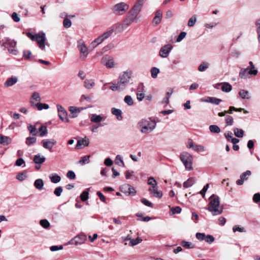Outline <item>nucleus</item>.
<instances>
[{
    "instance_id": "obj_58",
    "label": "nucleus",
    "mask_w": 260,
    "mask_h": 260,
    "mask_svg": "<svg viewBox=\"0 0 260 260\" xmlns=\"http://www.w3.org/2000/svg\"><path fill=\"white\" fill-rule=\"evenodd\" d=\"M134 21H133L132 19L129 18L127 16L123 21V25L124 26L127 27L129 26Z\"/></svg>"
},
{
    "instance_id": "obj_26",
    "label": "nucleus",
    "mask_w": 260,
    "mask_h": 260,
    "mask_svg": "<svg viewBox=\"0 0 260 260\" xmlns=\"http://www.w3.org/2000/svg\"><path fill=\"white\" fill-rule=\"evenodd\" d=\"M58 115L61 121L66 122H68L69 121L68 117V113L66 110L58 113Z\"/></svg>"
},
{
    "instance_id": "obj_7",
    "label": "nucleus",
    "mask_w": 260,
    "mask_h": 260,
    "mask_svg": "<svg viewBox=\"0 0 260 260\" xmlns=\"http://www.w3.org/2000/svg\"><path fill=\"white\" fill-rule=\"evenodd\" d=\"M101 63L108 69L113 68L116 65L114 58L107 55H105L102 57Z\"/></svg>"
},
{
    "instance_id": "obj_56",
    "label": "nucleus",
    "mask_w": 260,
    "mask_h": 260,
    "mask_svg": "<svg viewBox=\"0 0 260 260\" xmlns=\"http://www.w3.org/2000/svg\"><path fill=\"white\" fill-rule=\"evenodd\" d=\"M204 240L206 242H207V243H208L209 244H211V243H213L214 241L215 238L212 235H207V236L205 235V239H204Z\"/></svg>"
},
{
    "instance_id": "obj_43",
    "label": "nucleus",
    "mask_w": 260,
    "mask_h": 260,
    "mask_svg": "<svg viewBox=\"0 0 260 260\" xmlns=\"http://www.w3.org/2000/svg\"><path fill=\"white\" fill-rule=\"evenodd\" d=\"M4 44L9 46L11 48H14L16 45V42L14 40L7 39Z\"/></svg>"
},
{
    "instance_id": "obj_18",
    "label": "nucleus",
    "mask_w": 260,
    "mask_h": 260,
    "mask_svg": "<svg viewBox=\"0 0 260 260\" xmlns=\"http://www.w3.org/2000/svg\"><path fill=\"white\" fill-rule=\"evenodd\" d=\"M162 18V12L160 10H157L155 13V16L153 20V22L155 24L157 25L159 24Z\"/></svg>"
},
{
    "instance_id": "obj_16",
    "label": "nucleus",
    "mask_w": 260,
    "mask_h": 260,
    "mask_svg": "<svg viewBox=\"0 0 260 260\" xmlns=\"http://www.w3.org/2000/svg\"><path fill=\"white\" fill-rule=\"evenodd\" d=\"M18 81V78L16 77L12 76L9 78L4 83L6 87H10L14 85Z\"/></svg>"
},
{
    "instance_id": "obj_31",
    "label": "nucleus",
    "mask_w": 260,
    "mask_h": 260,
    "mask_svg": "<svg viewBox=\"0 0 260 260\" xmlns=\"http://www.w3.org/2000/svg\"><path fill=\"white\" fill-rule=\"evenodd\" d=\"M94 85V82L92 79H86L84 81V86L87 89L91 88Z\"/></svg>"
},
{
    "instance_id": "obj_27",
    "label": "nucleus",
    "mask_w": 260,
    "mask_h": 260,
    "mask_svg": "<svg viewBox=\"0 0 260 260\" xmlns=\"http://www.w3.org/2000/svg\"><path fill=\"white\" fill-rule=\"evenodd\" d=\"M239 94L242 99L249 100L250 98L249 92L247 90H241L239 92Z\"/></svg>"
},
{
    "instance_id": "obj_12",
    "label": "nucleus",
    "mask_w": 260,
    "mask_h": 260,
    "mask_svg": "<svg viewBox=\"0 0 260 260\" xmlns=\"http://www.w3.org/2000/svg\"><path fill=\"white\" fill-rule=\"evenodd\" d=\"M172 48L173 46L171 44L164 45L160 49L159 52V56L162 58L168 57Z\"/></svg>"
},
{
    "instance_id": "obj_54",
    "label": "nucleus",
    "mask_w": 260,
    "mask_h": 260,
    "mask_svg": "<svg viewBox=\"0 0 260 260\" xmlns=\"http://www.w3.org/2000/svg\"><path fill=\"white\" fill-rule=\"evenodd\" d=\"M225 120L227 125L231 126L233 124L234 119L231 116L227 115L225 117Z\"/></svg>"
},
{
    "instance_id": "obj_29",
    "label": "nucleus",
    "mask_w": 260,
    "mask_h": 260,
    "mask_svg": "<svg viewBox=\"0 0 260 260\" xmlns=\"http://www.w3.org/2000/svg\"><path fill=\"white\" fill-rule=\"evenodd\" d=\"M49 178L53 183H57L61 180L60 177L57 174H52L51 176H49Z\"/></svg>"
},
{
    "instance_id": "obj_24",
    "label": "nucleus",
    "mask_w": 260,
    "mask_h": 260,
    "mask_svg": "<svg viewBox=\"0 0 260 260\" xmlns=\"http://www.w3.org/2000/svg\"><path fill=\"white\" fill-rule=\"evenodd\" d=\"M196 179L194 178H189L186 181L183 183V187L184 188H188L192 186L195 183Z\"/></svg>"
},
{
    "instance_id": "obj_50",
    "label": "nucleus",
    "mask_w": 260,
    "mask_h": 260,
    "mask_svg": "<svg viewBox=\"0 0 260 260\" xmlns=\"http://www.w3.org/2000/svg\"><path fill=\"white\" fill-rule=\"evenodd\" d=\"M15 165L18 167L22 166V167H24L25 166V162L22 158H19L16 160Z\"/></svg>"
},
{
    "instance_id": "obj_2",
    "label": "nucleus",
    "mask_w": 260,
    "mask_h": 260,
    "mask_svg": "<svg viewBox=\"0 0 260 260\" xmlns=\"http://www.w3.org/2000/svg\"><path fill=\"white\" fill-rule=\"evenodd\" d=\"M249 67L246 68H242L239 72V77L242 79H247L249 75L256 76L258 73L257 70L255 69V66L252 61L249 62Z\"/></svg>"
},
{
    "instance_id": "obj_33",
    "label": "nucleus",
    "mask_w": 260,
    "mask_h": 260,
    "mask_svg": "<svg viewBox=\"0 0 260 260\" xmlns=\"http://www.w3.org/2000/svg\"><path fill=\"white\" fill-rule=\"evenodd\" d=\"M40 132L39 136L41 137L45 136L48 132L47 127L46 126H41L39 128Z\"/></svg>"
},
{
    "instance_id": "obj_63",
    "label": "nucleus",
    "mask_w": 260,
    "mask_h": 260,
    "mask_svg": "<svg viewBox=\"0 0 260 260\" xmlns=\"http://www.w3.org/2000/svg\"><path fill=\"white\" fill-rule=\"evenodd\" d=\"M32 56L30 50H24L23 52V57L25 59H29Z\"/></svg>"
},
{
    "instance_id": "obj_28",
    "label": "nucleus",
    "mask_w": 260,
    "mask_h": 260,
    "mask_svg": "<svg viewBox=\"0 0 260 260\" xmlns=\"http://www.w3.org/2000/svg\"><path fill=\"white\" fill-rule=\"evenodd\" d=\"M34 186L37 189L39 190H42L44 186V182L43 180L41 179H37L34 182Z\"/></svg>"
},
{
    "instance_id": "obj_9",
    "label": "nucleus",
    "mask_w": 260,
    "mask_h": 260,
    "mask_svg": "<svg viewBox=\"0 0 260 260\" xmlns=\"http://www.w3.org/2000/svg\"><path fill=\"white\" fill-rule=\"evenodd\" d=\"M46 35L43 32L37 34L36 41L37 42L39 47L42 50H45Z\"/></svg>"
},
{
    "instance_id": "obj_35",
    "label": "nucleus",
    "mask_w": 260,
    "mask_h": 260,
    "mask_svg": "<svg viewBox=\"0 0 260 260\" xmlns=\"http://www.w3.org/2000/svg\"><path fill=\"white\" fill-rule=\"evenodd\" d=\"M150 72L152 77L155 79L157 78L158 74L159 73V69L156 67H153L151 68Z\"/></svg>"
},
{
    "instance_id": "obj_57",
    "label": "nucleus",
    "mask_w": 260,
    "mask_h": 260,
    "mask_svg": "<svg viewBox=\"0 0 260 260\" xmlns=\"http://www.w3.org/2000/svg\"><path fill=\"white\" fill-rule=\"evenodd\" d=\"M113 32V29H111L109 31H107L104 32L103 34L101 35L102 37L104 39V40H106L108 38Z\"/></svg>"
},
{
    "instance_id": "obj_13",
    "label": "nucleus",
    "mask_w": 260,
    "mask_h": 260,
    "mask_svg": "<svg viewBox=\"0 0 260 260\" xmlns=\"http://www.w3.org/2000/svg\"><path fill=\"white\" fill-rule=\"evenodd\" d=\"M251 175V172L249 170L243 173L240 176V179L237 180L236 184L238 185H242L243 184L245 181H246L249 176Z\"/></svg>"
},
{
    "instance_id": "obj_37",
    "label": "nucleus",
    "mask_w": 260,
    "mask_h": 260,
    "mask_svg": "<svg viewBox=\"0 0 260 260\" xmlns=\"http://www.w3.org/2000/svg\"><path fill=\"white\" fill-rule=\"evenodd\" d=\"M181 245L183 247L188 249H192L194 248V246L193 244H192L190 242H187L185 241H182L181 242Z\"/></svg>"
},
{
    "instance_id": "obj_59",
    "label": "nucleus",
    "mask_w": 260,
    "mask_h": 260,
    "mask_svg": "<svg viewBox=\"0 0 260 260\" xmlns=\"http://www.w3.org/2000/svg\"><path fill=\"white\" fill-rule=\"evenodd\" d=\"M62 191H63V189H62V187H61V186L57 187L54 191V194L55 196H56L57 197H59L61 195Z\"/></svg>"
},
{
    "instance_id": "obj_41",
    "label": "nucleus",
    "mask_w": 260,
    "mask_h": 260,
    "mask_svg": "<svg viewBox=\"0 0 260 260\" xmlns=\"http://www.w3.org/2000/svg\"><path fill=\"white\" fill-rule=\"evenodd\" d=\"M209 129L212 133H219L220 132V129L218 126L216 125H211L209 126Z\"/></svg>"
},
{
    "instance_id": "obj_52",
    "label": "nucleus",
    "mask_w": 260,
    "mask_h": 260,
    "mask_svg": "<svg viewBox=\"0 0 260 260\" xmlns=\"http://www.w3.org/2000/svg\"><path fill=\"white\" fill-rule=\"evenodd\" d=\"M115 164H116L117 165H118L120 166L123 167L124 165V162L122 160L121 157L119 155H118L116 156L115 159Z\"/></svg>"
},
{
    "instance_id": "obj_44",
    "label": "nucleus",
    "mask_w": 260,
    "mask_h": 260,
    "mask_svg": "<svg viewBox=\"0 0 260 260\" xmlns=\"http://www.w3.org/2000/svg\"><path fill=\"white\" fill-rule=\"evenodd\" d=\"M40 225L45 229H49L50 223L47 219H42L40 221Z\"/></svg>"
},
{
    "instance_id": "obj_25",
    "label": "nucleus",
    "mask_w": 260,
    "mask_h": 260,
    "mask_svg": "<svg viewBox=\"0 0 260 260\" xmlns=\"http://www.w3.org/2000/svg\"><path fill=\"white\" fill-rule=\"evenodd\" d=\"M221 89L222 91L229 92L232 90V87L230 84L228 82L222 83Z\"/></svg>"
},
{
    "instance_id": "obj_14",
    "label": "nucleus",
    "mask_w": 260,
    "mask_h": 260,
    "mask_svg": "<svg viewBox=\"0 0 260 260\" xmlns=\"http://www.w3.org/2000/svg\"><path fill=\"white\" fill-rule=\"evenodd\" d=\"M89 144V140L87 137H85L84 138L79 140L77 141L75 148L76 149H81L83 148V146H87Z\"/></svg>"
},
{
    "instance_id": "obj_3",
    "label": "nucleus",
    "mask_w": 260,
    "mask_h": 260,
    "mask_svg": "<svg viewBox=\"0 0 260 260\" xmlns=\"http://www.w3.org/2000/svg\"><path fill=\"white\" fill-rule=\"evenodd\" d=\"M140 131L143 134H149L151 133L156 126V124L152 123L149 120L142 119L138 123Z\"/></svg>"
},
{
    "instance_id": "obj_42",
    "label": "nucleus",
    "mask_w": 260,
    "mask_h": 260,
    "mask_svg": "<svg viewBox=\"0 0 260 260\" xmlns=\"http://www.w3.org/2000/svg\"><path fill=\"white\" fill-rule=\"evenodd\" d=\"M148 184L152 186L151 188H155L157 183L156 181L152 177H150L148 179Z\"/></svg>"
},
{
    "instance_id": "obj_4",
    "label": "nucleus",
    "mask_w": 260,
    "mask_h": 260,
    "mask_svg": "<svg viewBox=\"0 0 260 260\" xmlns=\"http://www.w3.org/2000/svg\"><path fill=\"white\" fill-rule=\"evenodd\" d=\"M132 72L131 70H127L123 72L119 77V81H118L121 88L124 89L131 78Z\"/></svg>"
},
{
    "instance_id": "obj_11",
    "label": "nucleus",
    "mask_w": 260,
    "mask_h": 260,
    "mask_svg": "<svg viewBox=\"0 0 260 260\" xmlns=\"http://www.w3.org/2000/svg\"><path fill=\"white\" fill-rule=\"evenodd\" d=\"M41 143L45 149L51 151L53 146L56 144L57 142L55 140L51 139L43 140Z\"/></svg>"
},
{
    "instance_id": "obj_48",
    "label": "nucleus",
    "mask_w": 260,
    "mask_h": 260,
    "mask_svg": "<svg viewBox=\"0 0 260 260\" xmlns=\"http://www.w3.org/2000/svg\"><path fill=\"white\" fill-rule=\"evenodd\" d=\"M37 141V139L35 137H27L26 139V144L28 145H31L34 144H35Z\"/></svg>"
},
{
    "instance_id": "obj_32",
    "label": "nucleus",
    "mask_w": 260,
    "mask_h": 260,
    "mask_svg": "<svg viewBox=\"0 0 260 260\" xmlns=\"http://www.w3.org/2000/svg\"><path fill=\"white\" fill-rule=\"evenodd\" d=\"M234 135L238 138H242L244 135V131L242 129L235 128L234 129Z\"/></svg>"
},
{
    "instance_id": "obj_30",
    "label": "nucleus",
    "mask_w": 260,
    "mask_h": 260,
    "mask_svg": "<svg viewBox=\"0 0 260 260\" xmlns=\"http://www.w3.org/2000/svg\"><path fill=\"white\" fill-rule=\"evenodd\" d=\"M104 41V39L101 36H99L98 38L95 39L93 41H92L91 43V45L93 47H96L98 45L101 44Z\"/></svg>"
},
{
    "instance_id": "obj_36",
    "label": "nucleus",
    "mask_w": 260,
    "mask_h": 260,
    "mask_svg": "<svg viewBox=\"0 0 260 260\" xmlns=\"http://www.w3.org/2000/svg\"><path fill=\"white\" fill-rule=\"evenodd\" d=\"M31 98L32 100L30 101H34L35 103H39L41 100V98L40 96V94L37 92H35L32 94Z\"/></svg>"
},
{
    "instance_id": "obj_19",
    "label": "nucleus",
    "mask_w": 260,
    "mask_h": 260,
    "mask_svg": "<svg viewBox=\"0 0 260 260\" xmlns=\"http://www.w3.org/2000/svg\"><path fill=\"white\" fill-rule=\"evenodd\" d=\"M111 113L113 115H115L118 120L122 119V111L121 110L113 108L111 109Z\"/></svg>"
},
{
    "instance_id": "obj_5",
    "label": "nucleus",
    "mask_w": 260,
    "mask_h": 260,
    "mask_svg": "<svg viewBox=\"0 0 260 260\" xmlns=\"http://www.w3.org/2000/svg\"><path fill=\"white\" fill-rule=\"evenodd\" d=\"M180 158L186 170L190 171L192 169V163L193 157L190 154L187 152H183L180 154Z\"/></svg>"
},
{
    "instance_id": "obj_34",
    "label": "nucleus",
    "mask_w": 260,
    "mask_h": 260,
    "mask_svg": "<svg viewBox=\"0 0 260 260\" xmlns=\"http://www.w3.org/2000/svg\"><path fill=\"white\" fill-rule=\"evenodd\" d=\"M89 190V188L86 189L85 190L82 192V193L80 195V198L81 200L82 201H86L88 199V190Z\"/></svg>"
},
{
    "instance_id": "obj_17",
    "label": "nucleus",
    "mask_w": 260,
    "mask_h": 260,
    "mask_svg": "<svg viewBox=\"0 0 260 260\" xmlns=\"http://www.w3.org/2000/svg\"><path fill=\"white\" fill-rule=\"evenodd\" d=\"M149 192L153 195V197L157 198H161L162 196V193L161 191L158 190L156 188H150L149 189Z\"/></svg>"
},
{
    "instance_id": "obj_60",
    "label": "nucleus",
    "mask_w": 260,
    "mask_h": 260,
    "mask_svg": "<svg viewBox=\"0 0 260 260\" xmlns=\"http://www.w3.org/2000/svg\"><path fill=\"white\" fill-rule=\"evenodd\" d=\"M137 16L138 15L137 14L132 12L131 10L128 13L127 15L128 17L132 19L133 21L136 20L137 19Z\"/></svg>"
},
{
    "instance_id": "obj_38",
    "label": "nucleus",
    "mask_w": 260,
    "mask_h": 260,
    "mask_svg": "<svg viewBox=\"0 0 260 260\" xmlns=\"http://www.w3.org/2000/svg\"><path fill=\"white\" fill-rule=\"evenodd\" d=\"M142 241V239L139 237L137 238L136 239H131V241H129V245L131 246H134L139 243H141Z\"/></svg>"
},
{
    "instance_id": "obj_55",
    "label": "nucleus",
    "mask_w": 260,
    "mask_h": 260,
    "mask_svg": "<svg viewBox=\"0 0 260 260\" xmlns=\"http://www.w3.org/2000/svg\"><path fill=\"white\" fill-rule=\"evenodd\" d=\"M192 149L197 152H203L205 151V148L203 146L195 144Z\"/></svg>"
},
{
    "instance_id": "obj_22",
    "label": "nucleus",
    "mask_w": 260,
    "mask_h": 260,
    "mask_svg": "<svg viewBox=\"0 0 260 260\" xmlns=\"http://www.w3.org/2000/svg\"><path fill=\"white\" fill-rule=\"evenodd\" d=\"M45 157L43 156H41L40 154H38L35 155L34 157V161L37 164H41L43 163L45 160Z\"/></svg>"
},
{
    "instance_id": "obj_64",
    "label": "nucleus",
    "mask_w": 260,
    "mask_h": 260,
    "mask_svg": "<svg viewBox=\"0 0 260 260\" xmlns=\"http://www.w3.org/2000/svg\"><path fill=\"white\" fill-rule=\"evenodd\" d=\"M71 21L68 18H65L63 20V25L66 28H69L71 26Z\"/></svg>"
},
{
    "instance_id": "obj_53",
    "label": "nucleus",
    "mask_w": 260,
    "mask_h": 260,
    "mask_svg": "<svg viewBox=\"0 0 260 260\" xmlns=\"http://www.w3.org/2000/svg\"><path fill=\"white\" fill-rule=\"evenodd\" d=\"M142 7L137 4H135L131 11L137 15L140 12Z\"/></svg>"
},
{
    "instance_id": "obj_61",
    "label": "nucleus",
    "mask_w": 260,
    "mask_h": 260,
    "mask_svg": "<svg viewBox=\"0 0 260 260\" xmlns=\"http://www.w3.org/2000/svg\"><path fill=\"white\" fill-rule=\"evenodd\" d=\"M137 16L138 15L137 14L132 12L131 10L128 13L127 15L128 17L132 19L133 21L136 20L137 19Z\"/></svg>"
},
{
    "instance_id": "obj_40",
    "label": "nucleus",
    "mask_w": 260,
    "mask_h": 260,
    "mask_svg": "<svg viewBox=\"0 0 260 260\" xmlns=\"http://www.w3.org/2000/svg\"><path fill=\"white\" fill-rule=\"evenodd\" d=\"M70 111L72 113V115L71 116V117L72 118H75L76 117H77V115H75L76 113H79L80 112V110L79 109V108L76 107H70Z\"/></svg>"
},
{
    "instance_id": "obj_20",
    "label": "nucleus",
    "mask_w": 260,
    "mask_h": 260,
    "mask_svg": "<svg viewBox=\"0 0 260 260\" xmlns=\"http://www.w3.org/2000/svg\"><path fill=\"white\" fill-rule=\"evenodd\" d=\"M11 143V139L9 137L3 136L0 134V144L7 145Z\"/></svg>"
},
{
    "instance_id": "obj_8",
    "label": "nucleus",
    "mask_w": 260,
    "mask_h": 260,
    "mask_svg": "<svg viewBox=\"0 0 260 260\" xmlns=\"http://www.w3.org/2000/svg\"><path fill=\"white\" fill-rule=\"evenodd\" d=\"M86 240V236L84 234L81 233L71 239L69 244H74L75 246L81 245L84 243Z\"/></svg>"
},
{
    "instance_id": "obj_6",
    "label": "nucleus",
    "mask_w": 260,
    "mask_h": 260,
    "mask_svg": "<svg viewBox=\"0 0 260 260\" xmlns=\"http://www.w3.org/2000/svg\"><path fill=\"white\" fill-rule=\"evenodd\" d=\"M129 9V6L127 4L121 2L114 6L113 12L117 15H122L125 13Z\"/></svg>"
},
{
    "instance_id": "obj_15",
    "label": "nucleus",
    "mask_w": 260,
    "mask_h": 260,
    "mask_svg": "<svg viewBox=\"0 0 260 260\" xmlns=\"http://www.w3.org/2000/svg\"><path fill=\"white\" fill-rule=\"evenodd\" d=\"M124 190V193L128 196H135L136 191L135 188L129 184H125L122 187Z\"/></svg>"
},
{
    "instance_id": "obj_47",
    "label": "nucleus",
    "mask_w": 260,
    "mask_h": 260,
    "mask_svg": "<svg viewBox=\"0 0 260 260\" xmlns=\"http://www.w3.org/2000/svg\"><path fill=\"white\" fill-rule=\"evenodd\" d=\"M209 67L208 62H203L198 67V70L200 72H204Z\"/></svg>"
},
{
    "instance_id": "obj_46",
    "label": "nucleus",
    "mask_w": 260,
    "mask_h": 260,
    "mask_svg": "<svg viewBox=\"0 0 260 260\" xmlns=\"http://www.w3.org/2000/svg\"><path fill=\"white\" fill-rule=\"evenodd\" d=\"M110 89L112 91H121L123 90L122 88H121L118 82L117 84L112 83V85L110 87Z\"/></svg>"
},
{
    "instance_id": "obj_21",
    "label": "nucleus",
    "mask_w": 260,
    "mask_h": 260,
    "mask_svg": "<svg viewBox=\"0 0 260 260\" xmlns=\"http://www.w3.org/2000/svg\"><path fill=\"white\" fill-rule=\"evenodd\" d=\"M203 101L218 105L222 102V100L214 97H208L207 100H204Z\"/></svg>"
},
{
    "instance_id": "obj_51",
    "label": "nucleus",
    "mask_w": 260,
    "mask_h": 260,
    "mask_svg": "<svg viewBox=\"0 0 260 260\" xmlns=\"http://www.w3.org/2000/svg\"><path fill=\"white\" fill-rule=\"evenodd\" d=\"M197 22V17L196 15L192 16L188 21V26L189 27H192L194 26Z\"/></svg>"
},
{
    "instance_id": "obj_1",
    "label": "nucleus",
    "mask_w": 260,
    "mask_h": 260,
    "mask_svg": "<svg viewBox=\"0 0 260 260\" xmlns=\"http://www.w3.org/2000/svg\"><path fill=\"white\" fill-rule=\"evenodd\" d=\"M209 199L210 203L206 209L211 212L213 216L221 214L223 211V208L219 207V198L217 196L213 194L210 197Z\"/></svg>"
},
{
    "instance_id": "obj_62",
    "label": "nucleus",
    "mask_w": 260,
    "mask_h": 260,
    "mask_svg": "<svg viewBox=\"0 0 260 260\" xmlns=\"http://www.w3.org/2000/svg\"><path fill=\"white\" fill-rule=\"evenodd\" d=\"M32 106L37 107L40 111L43 110L42 103H35L34 101H30Z\"/></svg>"
},
{
    "instance_id": "obj_39",
    "label": "nucleus",
    "mask_w": 260,
    "mask_h": 260,
    "mask_svg": "<svg viewBox=\"0 0 260 260\" xmlns=\"http://www.w3.org/2000/svg\"><path fill=\"white\" fill-rule=\"evenodd\" d=\"M89 155H85L82 157H81V159L78 161V163L83 165L86 164H88L89 162Z\"/></svg>"
},
{
    "instance_id": "obj_45",
    "label": "nucleus",
    "mask_w": 260,
    "mask_h": 260,
    "mask_svg": "<svg viewBox=\"0 0 260 260\" xmlns=\"http://www.w3.org/2000/svg\"><path fill=\"white\" fill-rule=\"evenodd\" d=\"M124 102L128 106H131L134 104V101L130 95H126L124 99Z\"/></svg>"
},
{
    "instance_id": "obj_23",
    "label": "nucleus",
    "mask_w": 260,
    "mask_h": 260,
    "mask_svg": "<svg viewBox=\"0 0 260 260\" xmlns=\"http://www.w3.org/2000/svg\"><path fill=\"white\" fill-rule=\"evenodd\" d=\"M103 119V117L102 116L95 114H92L90 117L91 121L94 123H100Z\"/></svg>"
},
{
    "instance_id": "obj_10",
    "label": "nucleus",
    "mask_w": 260,
    "mask_h": 260,
    "mask_svg": "<svg viewBox=\"0 0 260 260\" xmlns=\"http://www.w3.org/2000/svg\"><path fill=\"white\" fill-rule=\"evenodd\" d=\"M78 48L82 54L81 59L85 60L88 54V51L86 46L82 40L78 42Z\"/></svg>"
},
{
    "instance_id": "obj_49",
    "label": "nucleus",
    "mask_w": 260,
    "mask_h": 260,
    "mask_svg": "<svg viewBox=\"0 0 260 260\" xmlns=\"http://www.w3.org/2000/svg\"><path fill=\"white\" fill-rule=\"evenodd\" d=\"M27 128L31 135L32 136H36L37 135V128L35 125H29L27 126Z\"/></svg>"
}]
</instances>
